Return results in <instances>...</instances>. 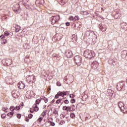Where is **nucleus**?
Returning <instances> with one entry per match:
<instances>
[{"label":"nucleus","mask_w":127,"mask_h":127,"mask_svg":"<svg viewBox=\"0 0 127 127\" xmlns=\"http://www.w3.org/2000/svg\"><path fill=\"white\" fill-rule=\"evenodd\" d=\"M84 56L85 58L91 59L92 57L95 56V53L92 50H86L84 52Z\"/></svg>","instance_id":"nucleus-1"},{"label":"nucleus","mask_w":127,"mask_h":127,"mask_svg":"<svg viewBox=\"0 0 127 127\" xmlns=\"http://www.w3.org/2000/svg\"><path fill=\"white\" fill-rule=\"evenodd\" d=\"M74 61L77 66H81L82 64V57L77 55L74 58Z\"/></svg>","instance_id":"nucleus-2"},{"label":"nucleus","mask_w":127,"mask_h":127,"mask_svg":"<svg viewBox=\"0 0 127 127\" xmlns=\"http://www.w3.org/2000/svg\"><path fill=\"white\" fill-rule=\"evenodd\" d=\"M118 107L120 109L121 112H123L124 114H126L127 112V107L125 106L124 102H119L118 103Z\"/></svg>","instance_id":"nucleus-3"},{"label":"nucleus","mask_w":127,"mask_h":127,"mask_svg":"<svg viewBox=\"0 0 127 127\" xmlns=\"http://www.w3.org/2000/svg\"><path fill=\"white\" fill-rule=\"evenodd\" d=\"M60 19V16L59 15H56V16H52L51 18V24L54 25V24H55L58 20Z\"/></svg>","instance_id":"nucleus-4"},{"label":"nucleus","mask_w":127,"mask_h":127,"mask_svg":"<svg viewBox=\"0 0 127 127\" xmlns=\"http://www.w3.org/2000/svg\"><path fill=\"white\" fill-rule=\"evenodd\" d=\"M60 19V16L59 15H56V16H52L51 18V24L54 25V24H55L58 20Z\"/></svg>","instance_id":"nucleus-5"},{"label":"nucleus","mask_w":127,"mask_h":127,"mask_svg":"<svg viewBox=\"0 0 127 127\" xmlns=\"http://www.w3.org/2000/svg\"><path fill=\"white\" fill-rule=\"evenodd\" d=\"M67 93H68V91H59L57 94L55 95V98L59 99V96L61 97H64V96H66L67 95Z\"/></svg>","instance_id":"nucleus-6"},{"label":"nucleus","mask_w":127,"mask_h":127,"mask_svg":"<svg viewBox=\"0 0 127 127\" xmlns=\"http://www.w3.org/2000/svg\"><path fill=\"white\" fill-rule=\"evenodd\" d=\"M26 80L28 82H32L34 83L35 82V77L34 75H28L26 77Z\"/></svg>","instance_id":"nucleus-7"},{"label":"nucleus","mask_w":127,"mask_h":127,"mask_svg":"<svg viewBox=\"0 0 127 127\" xmlns=\"http://www.w3.org/2000/svg\"><path fill=\"white\" fill-rule=\"evenodd\" d=\"M125 86V82L121 81L117 83V90L118 91H121Z\"/></svg>","instance_id":"nucleus-8"},{"label":"nucleus","mask_w":127,"mask_h":127,"mask_svg":"<svg viewBox=\"0 0 127 127\" xmlns=\"http://www.w3.org/2000/svg\"><path fill=\"white\" fill-rule=\"evenodd\" d=\"M91 67L94 70L99 67V63L97 61L93 62L91 64Z\"/></svg>","instance_id":"nucleus-9"},{"label":"nucleus","mask_w":127,"mask_h":127,"mask_svg":"<svg viewBox=\"0 0 127 127\" xmlns=\"http://www.w3.org/2000/svg\"><path fill=\"white\" fill-rule=\"evenodd\" d=\"M65 55L67 58H71L73 55V53L70 50H67L65 52Z\"/></svg>","instance_id":"nucleus-10"},{"label":"nucleus","mask_w":127,"mask_h":127,"mask_svg":"<svg viewBox=\"0 0 127 127\" xmlns=\"http://www.w3.org/2000/svg\"><path fill=\"white\" fill-rule=\"evenodd\" d=\"M85 35L86 36H90V35H93V36L94 37V38L95 39H97V36H96V35H95V34H94V33H91V31H87L86 33H85Z\"/></svg>","instance_id":"nucleus-11"},{"label":"nucleus","mask_w":127,"mask_h":127,"mask_svg":"<svg viewBox=\"0 0 127 127\" xmlns=\"http://www.w3.org/2000/svg\"><path fill=\"white\" fill-rule=\"evenodd\" d=\"M18 87L19 89L21 90L25 88V85H24V83H22V82H20L18 83Z\"/></svg>","instance_id":"nucleus-12"},{"label":"nucleus","mask_w":127,"mask_h":127,"mask_svg":"<svg viewBox=\"0 0 127 127\" xmlns=\"http://www.w3.org/2000/svg\"><path fill=\"white\" fill-rule=\"evenodd\" d=\"M12 96L13 98H17V92L15 90H13L12 91Z\"/></svg>","instance_id":"nucleus-13"},{"label":"nucleus","mask_w":127,"mask_h":127,"mask_svg":"<svg viewBox=\"0 0 127 127\" xmlns=\"http://www.w3.org/2000/svg\"><path fill=\"white\" fill-rule=\"evenodd\" d=\"M5 62L8 66H10V65H11V64H12V60L10 59H7L5 61Z\"/></svg>","instance_id":"nucleus-14"},{"label":"nucleus","mask_w":127,"mask_h":127,"mask_svg":"<svg viewBox=\"0 0 127 127\" xmlns=\"http://www.w3.org/2000/svg\"><path fill=\"white\" fill-rule=\"evenodd\" d=\"M121 57L122 58H126L127 57V51H123L121 53Z\"/></svg>","instance_id":"nucleus-15"},{"label":"nucleus","mask_w":127,"mask_h":127,"mask_svg":"<svg viewBox=\"0 0 127 127\" xmlns=\"http://www.w3.org/2000/svg\"><path fill=\"white\" fill-rule=\"evenodd\" d=\"M36 3L37 4H43L44 3V0H37Z\"/></svg>","instance_id":"nucleus-16"},{"label":"nucleus","mask_w":127,"mask_h":127,"mask_svg":"<svg viewBox=\"0 0 127 127\" xmlns=\"http://www.w3.org/2000/svg\"><path fill=\"white\" fill-rule=\"evenodd\" d=\"M68 108L70 109H69V112L71 111H75V110H76V107L74 105H71V106H68Z\"/></svg>","instance_id":"nucleus-17"},{"label":"nucleus","mask_w":127,"mask_h":127,"mask_svg":"<svg viewBox=\"0 0 127 127\" xmlns=\"http://www.w3.org/2000/svg\"><path fill=\"white\" fill-rule=\"evenodd\" d=\"M100 29H101V31H102L103 32L107 30V28L102 26L101 24H100Z\"/></svg>","instance_id":"nucleus-18"},{"label":"nucleus","mask_w":127,"mask_h":127,"mask_svg":"<svg viewBox=\"0 0 127 127\" xmlns=\"http://www.w3.org/2000/svg\"><path fill=\"white\" fill-rule=\"evenodd\" d=\"M70 109L69 108V106L67 107L66 106H64L63 107V110L64 111H66V112H69V110Z\"/></svg>","instance_id":"nucleus-19"},{"label":"nucleus","mask_w":127,"mask_h":127,"mask_svg":"<svg viewBox=\"0 0 127 127\" xmlns=\"http://www.w3.org/2000/svg\"><path fill=\"white\" fill-rule=\"evenodd\" d=\"M20 28H21V27H20V26H17L16 27V29H15L16 32H19V30H20Z\"/></svg>","instance_id":"nucleus-20"},{"label":"nucleus","mask_w":127,"mask_h":127,"mask_svg":"<svg viewBox=\"0 0 127 127\" xmlns=\"http://www.w3.org/2000/svg\"><path fill=\"white\" fill-rule=\"evenodd\" d=\"M87 99H88V95H84L82 96V101H86Z\"/></svg>","instance_id":"nucleus-21"},{"label":"nucleus","mask_w":127,"mask_h":127,"mask_svg":"<svg viewBox=\"0 0 127 127\" xmlns=\"http://www.w3.org/2000/svg\"><path fill=\"white\" fill-rule=\"evenodd\" d=\"M39 110V108L37 107V105H35L34 108V111H35V112H38Z\"/></svg>","instance_id":"nucleus-22"},{"label":"nucleus","mask_w":127,"mask_h":127,"mask_svg":"<svg viewBox=\"0 0 127 127\" xmlns=\"http://www.w3.org/2000/svg\"><path fill=\"white\" fill-rule=\"evenodd\" d=\"M81 14H83V15H88V13L86 11H82L80 12Z\"/></svg>","instance_id":"nucleus-23"},{"label":"nucleus","mask_w":127,"mask_h":127,"mask_svg":"<svg viewBox=\"0 0 127 127\" xmlns=\"http://www.w3.org/2000/svg\"><path fill=\"white\" fill-rule=\"evenodd\" d=\"M40 102H41V99H37L36 101V105H39V104H40Z\"/></svg>","instance_id":"nucleus-24"},{"label":"nucleus","mask_w":127,"mask_h":127,"mask_svg":"<svg viewBox=\"0 0 127 127\" xmlns=\"http://www.w3.org/2000/svg\"><path fill=\"white\" fill-rule=\"evenodd\" d=\"M69 20H72V21H75L74 17H73L72 16H71L69 17Z\"/></svg>","instance_id":"nucleus-25"},{"label":"nucleus","mask_w":127,"mask_h":127,"mask_svg":"<svg viewBox=\"0 0 127 127\" xmlns=\"http://www.w3.org/2000/svg\"><path fill=\"white\" fill-rule=\"evenodd\" d=\"M7 116H8V117H10V118H11V117H12V116H13V113H12V112L8 113L7 114Z\"/></svg>","instance_id":"nucleus-26"},{"label":"nucleus","mask_w":127,"mask_h":127,"mask_svg":"<svg viewBox=\"0 0 127 127\" xmlns=\"http://www.w3.org/2000/svg\"><path fill=\"white\" fill-rule=\"evenodd\" d=\"M14 110H15V107H14V106H11L10 107V111H11V112H12Z\"/></svg>","instance_id":"nucleus-27"},{"label":"nucleus","mask_w":127,"mask_h":127,"mask_svg":"<svg viewBox=\"0 0 127 127\" xmlns=\"http://www.w3.org/2000/svg\"><path fill=\"white\" fill-rule=\"evenodd\" d=\"M4 36H8V35H9V33L8 32L5 31L4 32Z\"/></svg>","instance_id":"nucleus-28"},{"label":"nucleus","mask_w":127,"mask_h":127,"mask_svg":"<svg viewBox=\"0 0 127 127\" xmlns=\"http://www.w3.org/2000/svg\"><path fill=\"white\" fill-rule=\"evenodd\" d=\"M6 117V115L5 114H3L1 115V118L2 119H5V117Z\"/></svg>","instance_id":"nucleus-29"},{"label":"nucleus","mask_w":127,"mask_h":127,"mask_svg":"<svg viewBox=\"0 0 127 127\" xmlns=\"http://www.w3.org/2000/svg\"><path fill=\"white\" fill-rule=\"evenodd\" d=\"M79 19H80V18H79V16H78V15L75 16L74 20H75V21H76V20H78Z\"/></svg>","instance_id":"nucleus-30"},{"label":"nucleus","mask_w":127,"mask_h":127,"mask_svg":"<svg viewBox=\"0 0 127 127\" xmlns=\"http://www.w3.org/2000/svg\"><path fill=\"white\" fill-rule=\"evenodd\" d=\"M69 98L73 99V98H75V95L74 94H70Z\"/></svg>","instance_id":"nucleus-31"},{"label":"nucleus","mask_w":127,"mask_h":127,"mask_svg":"<svg viewBox=\"0 0 127 127\" xmlns=\"http://www.w3.org/2000/svg\"><path fill=\"white\" fill-rule=\"evenodd\" d=\"M61 100H63L62 99H58L57 100V101L56 102V104H60V103H61Z\"/></svg>","instance_id":"nucleus-32"},{"label":"nucleus","mask_w":127,"mask_h":127,"mask_svg":"<svg viewBox=\"0 0 127 127\" xmlns=\"http://www.w3.org/2000/svg\"><path fill=\"white\" fill-rule=\"evenodd\" d=\"M76 102V100H75V99H72L70 100V103H71V104H74V103H75Z\"/></svg>","instance_id":"nucleus-33"},{"label":"nucleus","mask_w":127,"mask_h":127,"mask_svg":"<svg viewBox=\"0 0 127 127\" xmlns=\"http://www.w3.org/2000/svg\"><path fill=\"white\" fill-rule=\"evenodd\" d=\"M46 111H44L42 113L41 116H42L43 117H44L45 116H46Z\"/></svg>","instance_id":"nucleus-34"},{"label":"nucleus","mask_w":127,"mask_h":127,"mask_svg":"<svg viewBox=\"0 0 127 127\" xmlns=\"http://www.w3.org/2000/svg\"><path fill=\"white\" fill-rule=\"evenodd\" d=\"M43 100H44L45 103H48V99H47V98H46V97H44V98H43Z\"/></svg>","instance_id":"nucleus-35"},{"label":"nucleus","mask_w":127,"mask_h":127,"mask_svg":"<svg viewBox=\"0 0 127 127\" xmlns=\"http://www.w3.org/2000/svg\"><path fill=\"white\" fill-rule=\"evenodd\" d=\"M60 124L62 126V125H64V124H65V121L64 120H62Z\"/></svg>","instance_id":"nucleus-36"},{"label":"nucleus","mask_w":127,"mask_h":127,"mask_svg":"<svg viewBox=\"0 0 127 127\" xmlns=\"http://www.w3.org/2000/svg\"><path fill=\"white\" fill-rule=\"evenodd\" d=\"M7 43V41H6V39L3 40L2 43H3V44H6Z\"/></svg>","instance_id":"nucleus-37"},{"label":"nucleus","mask_w":127,"mask_h":127,"mask_svg":"<svg viewBox=\"0 0 127 127\" xmlns=\"http://www.w3.org/2000/svg\"><path fill=\"white\" fill-rule=\"evenodd\" d=\"M70 117H71L72 119H74V118H75V114L73 113H71L70 114Z\"/></svg>","instance_id":"nucleus-38"},{"label":"nucleus","mask_w":127,"mask_h":127,"mask_svg":"<svg viewBox=\"0 0 127 127\" xmlns=\"http://www.w3.org/2000/svg\"><path fill=\"white\" fill-rule=\"evenodd\" d=\"M116 16L117 17V18H120L122 16L121 14H116Z\"/></svg>","instance_id":"nucleus-39"},{"label":"nucleus","mask_w":127,"mask_h":127,"mask_svg":"<svg viewBox=\"0 0 127 127\" xmlns=\"http://www.w3.org/2000/svg\"><path fill=\"white\" fill-rule=\"evenodd\" d=\"M64 103L65 104H69V101L68 100H65L64 101Z\"/></svg>","instance_id":"nucleus-40"},{"label":"nucleus","mask_w":127,"mask_h":127,"mask_svg":"<svg viewBox=\"0 0 127 127\" xmlns=\"http://www.w3.org/2000/svg\"><path fill=\"white\" fill-rule=\"evenodd\" d=\"M17 119H20L21 118V114H17Z\"/></svg>","instance_id":"nucleus-41"},{"label":"nucleus","mask_w":127,"mask_h":127,"mask_svg":"<svg viewBox=\"0 0 127 127\" xmlns=\"http://www.w3.org/2000/svg\"><path fill=\"white\" fill-rule=\"evenodd\" d=\"M15 108L16 111H18L20 109V107L19 106H16V107H15Z\"/></svg>","instance_id":"nucleus-42"},{"label":"nucleus","mask_w":127,"mask_h":127,"mask_svg":"<svg viewBox=\"0 0 127 127\" xmlns=\"http://www.w3.org/2000/svg\"><path fill=\"white\" fill-rule=\"evenodd\" d=\"M32 117H33V115H32V114H29V115H28V118H29L32 119Z\"/></svg>","instance_id":"nucleus-43"},{"label":"nucleus","mask_w":127,"mask_h":127,"mask_svg":"<svg viewBox=\"0 0 127 127\" xmlns=\"http://www.w3.org/2000/svg\"><path fill=\"white\" fill-rule=\"evenodd\" d=\"M43 119L42 118H40L38 119V122H39V123H41V121H42Z\"/></svg>","instance_id":"nucleus-44"},{"label":"nucleus","mask_w":127,"mask_h":127,"mask_svg":"<svg viewBox=\"0 0 127 127\" xmlns=\"http://www.w3.org/2000/svg\"><path fill=\"white\" fill-rule=\"evenodd\" d=\"M50 125H52V127H54L55 126V123L54 122H50Z\"/></svg>","instance_id":"nucleus-45"},{"label":"nucleus","mask_w":127,"mask_h":127,"mask_svg":"<svg viewBox=\"0 0 127 127\" xmlns=\"http://www.w3.org/2000/svg\"><path fill=\"white\" fill-rule=\"evenodd\" d=\"M29 0H22V1L24 2V3H27V2H28Z\"/></svg>","instance_id":"nucleus-46"},{"label":"nucleus","mask_w":127,"mask_h":127,"mask_svg":"<svg viewBox=\"0 0 127 127\" xmlns=\"http://www.w3.org/2000/svg\"><path fill=\"white\" fill-rule=\"evenodd\" d=\"M61 119H64L65 118V115H64L63 114H61Z\"/></svg>","instance_id":"nucleus-47"},{"label":"nucleus","mask_w":127,"mask_h":127,"mask_svg":"<svg viewBox=\"0 0 127 127\" xmlns=\"http://www.w3.org/2000/svg\"><path fill=\"white\" fill-rule=\"evenodd\" d=\"M2 111H3L4 112H6V110H7V108H2Z\"/></svg>","instance_id":"nucleus-48"},{"label":"nucleus","mask_w":127,"mask_h":127,"mask_svg":"<svg viewBox=\"0 0 127 127\" xmlns=\"http://www.w3.org/2000/svg\"><path fill=\"white\" fill-rule=\"evenodd\" d=\"M25 121L27 122V123H28L29 122V119H28V117H26Z\"/></svg>","instance_id":"nucleus-49"},{"label":"nucleus","mask_w":127,"mask_h":127,"mask_svg":"<svg viewBox=\"0 0 127 127\" xmlns=\"http://www.w3.org/2000/svg\"><path fill=\"white\" fill-rule=\"evenodd\" d=\"M62 2H64V3H66V2H67V0H62Z\"/></svg>","instance_id":"nucleus-50"},{"label":"nucleus","mask_w":127,"mask_h":127,"mask_svg":"<svg viewBox=\"0 0 127 127\" xmlns=\"http://www.w3.org/2000/svg\"><path fill=\"white\" fill-rule=\"evenodd\" d=\"M57 86H58V87H60V86H61V83H60V82H57Z\"/></svg>","instance_id":"nucleus-51"},{"label":"nucleus","mask_w":127,"mask_h":127,"mask_svg":"<svg viewBox=\"0 0 127 127\" xmlns=\"http://www.w3.org/2000/svg\"><path fill=\"white\" fill-rule=\"evenodd\" d=\"M65 25H66V26H69V25H70V23L69 22H66L65 23Z\"/></svg>","instance_id":"nucleus-52"},{"label":"nucleus","mask_w":127,"mask_h":127,"mask_svg":"<svg viewBox=\"0 0 127 127\" xmlns=\"http://www.w3.org/2000/svg\"><path fill=\"white\" fill-rule=\"evenodd\" d=\"M5 36L4 35H2L0 36V38H4Z\"/></svg>","instance_id":"nucleus-53"},{"label":"nucleus","mask_w":127,"mask_h":127,"mask_svg":"<svg viewBox=\"0 0 127 127\" xmlns=\"http://www.w3.org/2000/svg\"><path fill=\"white\" fill-rule=\"evenodd\" d=\"M107 92H113V91L111 89H108Z\"/></svg>","instance_id":"nucleus-54"},{"label":"nucleus","mask_w":127,"mask_h":127,"mask_svg":"<svg viewBox=\"0 0 127 127\" xmlns=\"http://www.w3.org/2000/svg\"><path fill=\"white\" fill-rule=\"evenodd\" d=\"M54 57H56L57 58H59V56H54Z\"/></svg>","instance_id":"nucleus-55"},{"label":"nucleus","mask_w":127,"mask_h":127,"mask_svg":"<svg viewBox=\"0 0 127 127\" xmlns=\"http://www.w3.org/2000/svg\"><path fill=\"white\" fill-rule=\"evenodd\" d=\"M21 105L22 106V107H23L24 106L23 102L21 103Z\"/></svg>","instance_id":"nucleus-56"},{"label":"nucleus","mask_w":127,"mask_h":127,"mask_svg":"<svg viewBox=\"0 0 127 127\" xmlns=\"http://www.w3.org/2000/svg\"><path fill=\"white\" fill-rule=\"evenodd\" d=\"M30 113H33V111L32 110H31V109H30Z\"/></svg>","instance_id":"nucleus-57"},{"label":"nucleus","mask_w":127,"mask_h":127,"mask_svg":"<svg viewBox=\"0 0 127 127\" xmlns=\"http://www.w3.org/2000/svg\"><path fill=\"white\" fill-rule=\"evenodd\" d=\"M126 57L127 58V54H126Z\"/></svg>","instance_id":"nucleus-58"},{"label":"nucleus","mask_w":127,"mask_h":127,"mask_svg":"<svg viewBox=\"0 0 127 127\" xmlns=\"http://www.w3.org/2000/svg\"><path fill=\"white\" fill-rule=\"evenodd\" d=\"M16 11H17V10H16Z\"/></svg>","instance_id":"nucleus-59"}]
</instances>
